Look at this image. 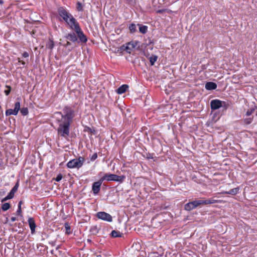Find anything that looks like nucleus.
<instances>
[{"label":"nucleus","instance_id":"35","mask_svg":"<svg viewBox=\"0 0 257 257\" xmlns=\"http://www.w3.org/2000/svg\"><path fill=\"white\" fill-rule=\"evenodd\" d=\"M62 176L61 175H59L57 176L55 180L57 182H59L62 179Z\"/></svg>","mask_w":257,"mask_h":257},{"label":"nucleus","instance_id":"20","mask_svg":"<svg viewBox=\"0 0 257 257\" xmlns=\"http://www.w3.org/2000/svg\"><path fill=\"white\" fill-rule=\"evenodd\" d=\"M239 189L238 188H235L230 190L229 191L226 192V194H231V195H235L238 192Z\"/></svg>","mask_w":257,"mask_h":257},{"label":"nucleus","instance_id":"40","mask_svg":"<svg viewBox=\"0 0 257 257\" xmlns=\"http://www.w3.org/2000/svg\"><path fill=\"white\" fill-rule=\"evenodd\" d=\"M18 61H19V62L21 63L22 65H25V62L24 61H21L20 58L18 59Z\"/></svg>","mask_w":257,"mask_h":257},{"label":"nucleus","instance_id":"22","mask_svg":"<svg viewBox=\"0 0 257 257\" xmlns=\"http://www.w3.org/2000/svg\"><path fill=\"white\" fill-rule=\"evenodd\" d=\"M254 110H255L254 108H251L247 109V110L245 112V115L244 116V117L250 116L253 113V112L254 111Z\"/></svg>","mask_w":257,"mask_h":257},{"label":"nucleus","instance_id":"26","mask_svg":"<svg viewBox=\"0 0 257 257\" xmlns=\"http://www.w3.org/2000/svg\"><path fill=\"white\" fill-rule=\"evenodd\" d=\"M28 109L27 107H23L21 109V112L23 115H26L28 113Z\"/></svg>","mask_w":257,"mask_h":257},{"label":"nucleus","instance_id":"4","mask_svg":"<svg viewBox=\"0 0 257 257\" xmlns=\"http://www.w3.org/2000/svg\"><path fill=\"white\" fill-rule=\"evenodd\" d=\"M70 124V122L61 119L58 128V134L64 137L69 136Z\"/></svg>","mask_w":257,"mask_h":257},{"label":"nucleus","instance_id":"44","mask_svg":"<svg viewBox=\"0 0 257 257\" xmlns=\"http://www.w3.org/2000/svg\"><path fill=\"white\" fill-rule=\"evenodd\" d=\"M3 3V1L0 0V4H2Z\"/></svg>","mask_w":257,"mask_h":257},{"label":"nucleus","instance_id":"15","mask_svg":"<svg viewBox=\"0 0 257 257\" xmlns=\"http://www.w3.org/2000/svg\"><path fill=\"white\" fill-rule=\"evenodd\" d=\"M128 88V86L126 84H123L122 85H121V86H120L117 90H116V92L118 93V94H122L123 93H124L127 89Z\"/></svg>","mask_w":257,"mask_h":257},{"label":"nucleus","instance_id":"13","mask_svg":"<svg viewBox=\"0 0 257 257\" xmlns=\"http://www.w3.org/2000/svg\"><path fill=\"white\" fill-rule=\"evenodd\" d=\"M28 222L31 231V233L32 234H34L35 232V228L36 226L34 218L32 217H30L28 220Z\"/></svg>","mask_w":257,"mask_h":257},{"label":"nucleus","instance_id":"36","mask_svg":"<svg viewBox=\"0 0 257 257\" xmlns=\"http://www.w3.org/2000/svg\"><path fill=\"white\" fill-rule=\"evenodd\" d=\"M148 257H158L157 254L156 253H152L151 254H149L148 255Z\"/></svg>","mask_w":257,"mask_h":257},{"label":"nucleus","instance_id":"11","mask_svg":"<svg viewBox=\"0 0 257 257\" xmlns=\"http://www.w3.org/2000/svg\"><path fill=\"white\" fill-rule=\"evenodd\" d=\"M20 109V102H17L15 104L14 109H9L6 111V115L7 116L11 115H17Z\"/></svg>","mask_w":257,"mask_h":257},{"label":"nucleus","instance_id":"28","mask_svg":"<svg viewBox=\"0 0 257 257\" xmlns=\"http://www.w3.org/2000/svg\"><path fill=\"white\" fill-rule=\"evenodd\" d=\"M121 47L119 48H118L115 51L116 53L119 54V55H122V53L123 52V50H121Z\"/></svg>","mask_w":257,"mask_h":257},{"label":"nucleus","instance_id":"38","mask_svg":"<svg viewBox=\"0 0 257 257\" xmlns=\"http://www.w3.org/2000/svg\"><path fill=\"white\" fill-rule=\"evenodd\" d=\"M22 212L21 208H20V206H18V210L17 211V213L18 214H20Z\"/></svg>","mask_w":257,"mask_h":257},{"label":"nucleus","instance_id":"18","mask_svg":"<svg viewBox=\"0 0 257 257\" xmlns=\"http://www.w3.org/2000/svg\"><path fill=\"white\" fill-rule=\"evenodd\" d=\"M158 59V56L156 55H152L149 58V60L152 66L154 65L155 63Z\"/></svg>","mask_w":257,"mask_h":257},{"label":"nucleus","instance_id":"8","mask_svg":"<svg viewBox=\"0 0 257 257\" xmlns=\"http://www.w3.org/2000/svg\"><path fill=\"white\" fill-rule=\"evenodd\" d=\"M137 42H131L127 43L125 45H122L120 50H123V51H126L127 53L130 54L134 50L135 47L137 46Z\"/></svg>","mask_w":257,"mask_h":257},{"label":"nucleus","instance_id":"2","mask_svg":"<svg viewBox=\"0 0 257 257\" xmlns=\"http://www.w3.org/2000/svg\"><path fill=\"white\" fill-rule=\"evenodd\" d=\"M218 202V200L214 199H209L206 200L201 199L198 200H195L185 204V209L188 211H190L196 208L197 206L200 205L213 204L217 203Z\"/></svg>","mask_w":257,"mask_h":257},{"label":"nucleus","instance_id":"6","mask_svg":"<svg viewBox=\"0 0 257 257\" xmlns=\"http://www.w3.org/2000/svg\"><path fill=\"white\" fill-rule=\"evenodd\" d=\"M84 160L83 157H80L78 159L69 161L67 164V166L71 169L79 168L83 165Z\"/></svg>","mask_w":257,"mask_h":257},{"label":"nucleus","instance_id":"1","mask_svg":"<svg viewBox=\"0 0 257 257\" xmlns=\"http://www.w3.org/2000/svg\"><path fill=\"white\" fill-rule=\"evenodd\" d=\"M58 12L59 15L65 21V22L71 28H72L75 25V23H77L76 20L74 17L69 13L66 9L64 7H60L58 9Z\"/></svg>","mask_w":257,"mask_h":257},{"label":"nucleus","instance_id":"3","mask_svg":"<svg viewBox=\"0 0 257 257\" xmlns=\"http://www.w3.org/2000/svg\"><path fill=\"white\" fill-rule=\"evenodd\" d=\"M74 111L71 108L68 107H66L64 109V113L65 114L63 115L61 112H57L55 113V115L56 116H59L61 117L62 120L68 121L69 122H71L72 119L74 116Z\"/></svg>","mask_w":257,"mask_h":257},{"label":"nucleus","instance_id":"43","mask_svg":"<svg viewBox=\"0 0 257 257\" xmlns=\"http://www.w3.org/2000/svg\"><path fill=\"white\" fill-rule=\"evenodd\" d=\"M70 45V42H67V46H69V45Z\"/></svg>","mask_w":257,"mask_h":257},{"label":"nucleus","instance_id":"25","mask_svg":"<svg viewBox=\"0 0 257 257\" xmlns=\"http://www.w3.org/2000/svg\"><path fill=\"white\" fill-rule=\"evenodd\" d=\"M10 208V205L9 203H5L3 204L2 209L3 211H7Z\"/></svg>","mask_w":257,"mask_h":257},{"label":"nucleus","instance_id":"37","mask_svg":"<svg viewBox=\"0 0 257 257\" xmlns=\"http://www.w3.org/2000/svg\"><path fill=\"white\" fill-rule=\"evenodd\" d=\"M23 56L25 58H27L29 57V54L28 52H24L23 54H22Z\"/></svg>","mask_w":257,"mask_h":257},{"label":"nucleus","instance_id":"24","mask_svg":"<svg viewBox=\"0 0 257 257\" xmlns=\"http://www.w3.org/2000/svg\"><path fill=\"white\" fill-rule=\"evenodd\" d=\"M54 42L52 40H50L46 44V47L52 50L54 47Z\"/></svg>","mask_w":257,"mask_h":257},{"label":"nucleus","instance_id":"14","mask_svg":"<svg viewBox=\"0 0 257 257\" xmlns=\"http://www.w3.org/2000/svg\"><path fill=\"white\" fill-rule=\"evenodd\" d=\"M205 87L207 90H214L217 88V84L212 82H209L205 84Z\"/></svg>","mask_w":257,"mask_h":257},{"label":"nucleus","instance_id":"19","mask_svg":"<svg viewBox=\"0 0 257 257\" xmlns=\"http://www.w3.org/2000/svg\"><path fill=\"white\" fill-rule=\"evenodd\" d=\"M139 26V31L142 34H146L147 32L148 27L146 26H140V25H138Z\"/></svg>","mask_w":257,"mask_h":257},{"label":"nucleus","instance_id":"41","mask_svg":"<svg viewBox=\"0 0 257 257\" xmlns=\"http://www.w3.org/2000/svg\"><path fill=\"white\" fill-rule=\"evenodd\" d=\"M16 217H12L11 218V220L12 221L14 222V221H15L16 220Z\"/></svg>","mask_w":257,"mask_h":257},{"label":"nucleus","instance_id":"12","mask_svg":"<svg viewBox=\"0 0 257 257\" xmlns=\"http://www.w3.org/2000/svg\"><path fill=\"white\" fill-rule=\"evenodd\" d=\"M103 182L101 178H100L98 181L95 182L93 183L92 186V190L93 193L94 195L97 194L100 190V187Z\"/></svg>","mask_w":257,"mask_h":257},{"label":"nucleus","instance_id":"27","mask_svg":"<svg viewBox=\"0 0 257 257\" xmlns=\"http://www.w3.org/2000/svg\"><path fill=\"white\" fill-rule=\"evenodd\" d=\"M76 8L79 12H82L83 11V6L80 2L77 3Z\"/></svg>","mask_w":257,"mask_h":257},{"label":"nucleus","instance_id":"31","mask_svg":"<svg viewBox=\"0 0 257 257\" xmlns=\"http://www.w3.org/2000/svg\"><path fill=\"white\" fill-rule=\"evenodd\" d=\"M18 184H16L15 186L12 188L11 191H13L14 193H15L17 190L18 188Z\"/></svg>","mask_w":257,"mask_h":257},{"label":"nucleus","instance_id":"45","mask_svg":"<svg viewBox=\"0 0 257 257\" xmlns=\"http://www.w3.org/2000/svg\"><path fill=\"white\" fill-rule=\"evenodd\" d=\"M102 174V172H100V173L99 174V175H101V174Z\"/></svg>","mask_w":257,"mask_h":257},{"label":"nucleus","instance_id":"23","mask_svg":"<svg viewBox=\"0 0 257 257\" xmlns=\"http://www.w3.org/2000/svg\"><path fill=\"white\" fill-rule=\"evenodd\" d=\"M128 28L131 33H135L137 31V26L134 24H131Z\"/></svg>","mask_w":257,"mask_h":257},{"label":"nucleus","instance_id":"30","mask_svg":"<svg viewBox=\"0 0 257 257\" xmlns=\"http://www.w3.org/2000/svg\"><path fill=\"white\" fill-rule=\"evenodd\" d=\"M15 193L13 191H11L7 196L9 197V199H11L14 197Z\"/></svg>","mask_w":257,"mask_h":257},{"label":"nucleus","instance_id":"32","mask_svg":"<svg viewBox=\"0 0 257 257\" xmlns=\"http://www.w3.org/2000/svg\"><path fill=\"white\" fill-rule=\"evenodd\" d=\"M8 88V89L5 90V93L6 95H8L11 92V87L10 86H7Z\"/></svg>","mask_w":257,"mask_h":257},{"label":"nucleus","instance_id":"16","mask_svg":"<svg viewBox=\"0 0 257 257\" xmlns=\"http://www.w3.org/2000/svg\"><path fill=\"white\" fill-rule=\"evenodd\" d=\"M66 38L73 42H76L77 41V37L76 34L74 33L69 34Z\"/></svg>","mask_w":257,"mask_h":257},{"label":"nucleus","instance_id":"10","mask_svg":"<svg viewBox=\"0 0 257 257\" xmlns=\"http://www.w3.org/2000/svg\"><path fill=\"white\" fill-rule=\"evenodd\" d=\"M96 216L99 219L103 220L104 221L111 222L112 221V218L111 216L105 212H98L96 214Z\"/></svg>","mask_w":257,"mask_h":257},{"label":"nucleus","instance_id":"17","mask_svg":"<svg viewBox=\"0 0 257 257\" xmlns=\"http://www.w3.org/2000/svg\"><path fill=\"white\" fill-rule=\"evenodd\" d=\"M253 116H245L243 119V122L246 124H250L252 120H253Z\"/></svg>","mask_w":257,"mask_h":257},{"label":"nucleus","instance_id":"9","mask_svg":"<svg viewBox=\"0 0 257 257\" xmlns=\"http://www.w3.org/2000/svg\"><path fill=\"white\" fill-rule=\"evenodd\" d=\"M225 102L222 101L219 99H214L210 102V106L212 109L216 110L219 109L221 107L224 106Z\"/></svg>","mask_w":257,"mask_h":257},{"label":"nucleus","instance_id":"7","mask_svg":"<svg viewBox=\"0 0 257 257\" xmlns=\"http://www.w3.org/2000/svg\"><path fill=\"white\" fill-rule=\"evenodd\" d=\"M71 29L75 31L77 34L78 37L81 42L85 43L87 42V39L83 32L82 31L78 23H75V25L73 26L72 28H71Z\"/></svg>","mask_w":257,"mask_h":257},{"label":"nucleus","instance_id":"5","mask_svg":"<svg viewBox=\"0 0 257 257\" xmlns=\"http://www.w3.org/2000/svg\"><path fill=\"white\" fill-rule=\"evenodd\" d=\"M125 176H118L115 174H105L102 178L101 179L103 181H115L119 183H122L124 180L125 179Z\"/></svg>","mask_w":257,"mask_h":257},{"label":"nucleus","instance_id":"39","mask_svg":"<svg viewBox=\"0 0 257 257\" xmlns=\"http://www.w3.org/2000/svg\"><path fill=\"white\" fill-rule=\"evenodd\" d=\"M9 199H9V197H8V196H7L6 197H5V198H4L2 200L1 202H4L6 201L7 200H9Z\"/></svg>","mask_w":257,"mask_h":257},{"label":"nucleus","instance_id":"34","mask_svg":"<svg viewBox=\"0 0 257 257\" xmlns=\"http://www.w3.org/2000/svg\"><path fill=\"white\" fill-rule=\"evenodd\" d=\"M65 228L66 229L67 233H70V227L68 224H66Z\"/></svg>","mask_w":257,"mask_h":257},{"label":"nucleus","instance_id":"42","mask_svg":"<svg viewBox=\"0 0 257 257\" xmlns=\"http://www.w3.org/2000/svg\"><path fill=\"white\" fill-rule=\"evenodd\" d=\"M22 204V202L21 201L19 202V204H18V206H20V208H21V205Z\"/></svg>","mask_w":257,"mask_h":257},{"label":"nucleus","instance_id":"29","mask_svg":"<svg viewBox=\"0 0 257 257\" xmlns=\"http://www.w3.org/2000/svg\"><path fill=\"white\" fill-rule=\"evenodd\" d=\"M15 193L13 191H11L7 196L9 197V199H11L14 197Z\"/></svg>","mask_w":257,"mask_h":257},{"label":"nucleus","instance_id":"33","mask_svg":"<svg viewBox=\"0 0 257 257\" xmlns=\"http://www.w3.org/2000/svg\"><path fill=\"white\" fill-rule=\"evenodd\" d=\"M97 158V155L96 153H94L91 158V160L93 161L96 160Z\"/></svg>","mask_w":257,"mask_h":257},{"label":"nucleus","instance_id":"21","mask_svg":"<svg viewBox=\"0 0 257 257\" xmlns=\"http://www.w3.org/2000/svg\"><path fill=\"white\" fill-rule=\"evenodd\" d=\"M111 234L112 237H121V233L118 231L115 230H112L111 231Z\"/></svg>","mask_w":257,"mask_h":257}]
</instances>
